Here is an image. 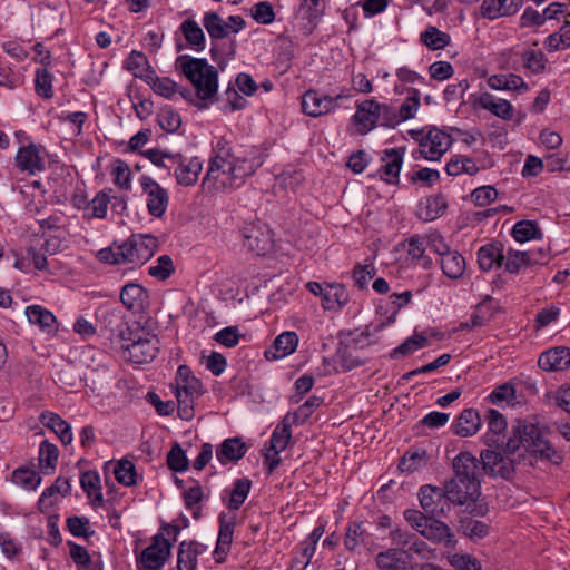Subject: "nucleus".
<instances>
[{"instance_id": "1", "label": "nucleus", "mask_w": 570, "mask_h": 570, "mask_svg": "<svg viewBox=\"0 0 570 570\" xmlns=\"http://www.w3.org/2000/svg\"><path fill=\"white\" fill-rule=\"evenodd\" d=\"M263 163V157L255 147L236 150L234 154L225 142L219 141L216 155L209 161L203 185L213 184L216 190L239 188Z\"/></svg>"}, {"instance_id": "2", "label": "nucleus", "mask_w": 570, "mask_h": 570, "mask_svg": "<svg viewBox=\"0 0 570 570\" xmlns=\"http://www.w3.org/2000/svg\"><path fill=\"white\" fill-rule=\"evenodd\" d=\"M176 68L191 82L202 100L212 99L218 89V72L206 59L183 55L176 59Z\"/></svg>"}, {"instance_id": "3", "label": "nucleus", "mask_w": 570, "mask_h": 570, "mask_svg": "<svg viewBox=\"0 0 570 570\" xmlns=\"http://www.w3.org/2000/svg\"><path fill=\"white\" fill-rule=\"evenodd\" d=\"M514 438H510L505 443V450L514 453L520 445H523L529 452L546 459L553 464L562 462L563 455L557 451L552 444L544 439L540 429L534 424L518 423L513 428Z\"/></svg>"}, {"instance_id": "4", "label": "nucleus", "mask_w": 570, "mask_h": 570, "mask_svg": "<svg viewBox=\"0 0 570 570\" xmlns=\"http://www.w3.org/2000/svg\"><path fill=\"white\" fill-rule=\"evenodd\" d=\"M450 503L464 508V511L476 517L485 515L488 508L479 503L481 482H466L450 479L444 484Z\"/></svg>"}, {"instance_id": "5", "label": "nucleus", "mask_w": 570, "mask_h": 570, "mask_svg": "<svg viewBox=\"0 0 570 570\" xmlns=\"http://www.w3.org/2000/svg\"><path fill=\"white\" fill-rule=\"evenodd\" d=\"M121 350L126 353L128 360L136 364L151 362L158 353V338L153 336L144 337L138 331H128L126 338L120 340Z\"/></svg>"}, {"instance_id": "6", "label": "nucleus", "mask_w": 570, "mask_h": 570, "mask_svg": "<svg viewBox=\"0 0 570 570\" xmlns=\"http://www.w3.org/2000/svg\"><path fill=\"white\" fill-rule=\"evenodd\" d=\"M157 246V238L151 235H131L120 245V256L126 264L142 265L154 255Z\"/></svg>"}, {"instance_id": "7", "label": "nucleus", "mask_w": 570, "mask_h": 570, "mask_svg": "<svg viewBox=\"0 0 570 570\" xmlns=\"http://www.w3.org/2000/svg\"><path fill=\"white\" fill-rule=\"evenodd\" d=\"M171 543L161 533L153 537V542L137 559L139 570H161L170 556Z\"/></svg>"}, {"instance_id": "8", "label": "nucleus", "mask_w": 570, "mask_h": 570, "mask_svg": "<svg viewBox=\"0 0 570 570\" xmlns=\"http://www.w3.org/2000/svg\"><path fill=\"white\" fill-rule=\"evenodd\" d=\"M139 184L146 196V206L149 215L156 218L163 217L169 205L167 189L147 175H142L139 178Z\"/></svg>"}, {"instance_id": "9", "label": "nucleus", "mask_w": 570, "mask_h": 570, "mask_svg": "<svg viewBox=\"0 0 570 570\" xmlns=\"http://www.w3.org/2000/svg\"><path fill=\"white\" fill-rule=\"evenodd\" d=\"M419 500L421 508L431 517H442L450 512L451 503L448 500L445 488L425 484L420 488Z\"/></svg>"}, {"instance_id": "10", "label": "nucleus", "mask_w": 570, "mask_h": 570, "mask_svg": "<svg viewBox=\"0 0 570 570\" xmlns=\"http://www.w3.org/2000/svg\"><path fill=\"white\" fill-rule=\"evenodd\" d=\"M47 151L43 146L30 142L18 149L16 167L28 175H36L46 170Z\"/></svg>"}, {"instance_id": "11", "label": "nucleus", "mask_w": 570, "mask_h": 570, "mask_svg": "<svg viewBox=\"0 0 570 570\" xmlns=\"http://www.w3.org/2000/svg\"><path fill=\"white\" fill-rule=\"evenodd\" d=\"M244 246L256 255H265L273 248L271 230L259 224H246L242 229Z\"/></svg>"}, {"instance_id": "12", "label": "nucleus", "mask_w": 570, "mask_h": 570, "mask_svg": "<svg viewBox=\"0 0 570 570\" xmlns=\"http://www.w3.org/2000/svg\"><path fill=\"white\" fill-rule=\"evenodd\" d=\"M451 137L440 129H432L421 141L419 153L421 157L436 161L450 148Z\"/></svg>"}, {"instance_id": "13", "label": "nucleus", "mask_w": 570, "mask_h": 570, "mask_svg": "<svg viewBox=\"0 0 570 570\" xmlns=\"http://www.w3.org/2000/svg\"><path fill=\"white\" fill-rule=\"evenodd\" d=\"M481 463L484 472L492 476L508 479L514 472V462L511 458L494 450L481 452Z\"/></svg>"}, {"instance_id": "14", "label": "nucleus", "mask_w": 570, "mask_h": 570, "mask_svg": "<svg viewBox=\"0 0 570 570\" xmlns=\"http://www.w3.org/2000/svg\"><path fill=\"white\" fill-rule=\"evenodd\" d=\"M174 175L176 181L181 186H193L197 183L198 176L203 169V164L197 157L185 158L180 154H176Z\"/></svg>"}, {"instance_id": "15", "label": "nucleus", "mask_w": 570, "mask_h": 570, "mask_svg": "<svg viewBox=\"0 0 570 570\" xmlns=\"http://www.w3.org/2000/svg\"><path fill=\"white\" fill-rule=\"evenodd\" d=\"M219 530L216 547L214 550V558L217 563H223L227 553L230 550L233 542V534L235 529V517L227 518V514L222 512L218 517Z\"/></svg>"}, {"instance_id": "16", "label": "nucleus", "mask_w": 570, "mask_h": 570, "mask_svg": "<svg viewBox=\"0 0 570 570\" xmlns=\"http://www.w3.org/2000/svg\"><path fill=\"white\" fill-rule=\"evenodd\" d=\"M471 102L474 108L488 110L503 120H510L513 117L512 105L505 99H497L490 92L471 96Z\"/></svg>"}, {"instance_id": "17", "label": "nucleus", "mask_w": 570, "mask_h": 570, "mask_svg": "<svg viewBox=\"0 0 570 570\" xmlns=\"http://www.w3.org/2000/svg\"><path fill=\"white\" fill-rule=\"evenodd\" d=\"M480 461L470 452L459 453L452 462L454 476L466 482H480Z\"/></svg>"}, {"instance_id": "18", "label": "nucleus", "mask_w": 570, "mask_h": 570, "mask_svg": "<svg viewBox=\"0 0 570 570\" xmlns=\"http://www.w3.org/2000/svg\"><path fill=\"white\" fill-rule=\"evenodd\" d=\"M541 264V258L537 257L535 252H523L508 248L503 256V267L510 274H518L528 267Z\"/></svg>"}, {"instance_id": "19", "label": "nucleus", "mask_w": 570, "mask_h": 570, "mask_svg": "<svg viewBox=\"0 0 570 570\" xmlns=\"http://www.w3.org/2000/svg\"><path fill=\"white\" fill-rule=\"evenodd\" d=\"M538 364L548 372L570 370V347L557 346L540 354Z\"/></svg>"}, {"instance_id": "20", "label": "nucleus", "mask_w": 570, "mask_h": 570, "mask_svg": "<svg viewBox=\"0 0 570 570\" xmlns=\"http://www.w3.org/2000/svg\"><path fill=\"white\" fill-rule=\"evenodd\" d=\"M334 109L332 96L322 95L317 90H307L302 97V110L311 117H320Z\"/></svg>"}, {"instance_id": "21", "label": "nucleus", "mask_w": 570, "mask_h": 570, "mask_svg": "<svg viewBox=\"0 0 570 570\" xmlns=\"http://www.w3.org/2000/svg\"><path fill=\"white\" fill-rule=\"evenodd\" d=\"M353 120L360 134H367L379 125V102L371 99L358 104Z\"/></svg>"}, {"instance_id": "22", "label": "nucleus", "mask_w": 570, "mask_h": 570, "mask_svg": "<svg viewBox=\"0 0 570 570\" xmlns=\"http://www.w3.org/2000/svg\"><path fill=\"white\" fill-rule=\"evenodd\" d=\"M121 303L134 313H141L149 306V294L140 285L129 283L120 292Z\"/></svg>"}, {"instance_id": "23", "label": "nucleus", "mask_w": 570, "mask_h": 570, "mask_svg": "<svg viewBox=\"0 0 570 570\" xmlns=\"http://www.w3.org/2000/svg\"><path fill=\"white\" fill-rule=\"evenodd\" d=\"M247 450L248 446L240 438H229L217 446L216 458L223 465L236 463L245 456Z\"/></svg>"}, {"instance_id": "24", "label": "nucleus", "mask_w": 570, "mask_h": 570, "mask_svg": "<svg viewBox=\"0 0 570 570\" xmlns=\"http://www.w3.org/2000/svg\"><path fill=\"white\" fill-rule=\"evenodd\" d=\"M381 160V177L389 184H396L403 164V151L397 148L386 149Z\"/></svg>"}, {"instance_id": "25", "label": "nucleus", "mask_w": 570, "mask_h": 570, "mask_svg": "<svg viewBox=\"0 0 570 570\" xmlns=\"http://www.w3.org/2000/svg\"><path fill=\"white\" fill-rule=\"evenodd\" d=\"M407 558L406 550L390 548L376 554L375 563L379 570H409Z\"/></svg>"}, {"instance_id": "26", "label": "nucleus", "mask_w": 570, "mask_h": 570, "mask_svg": "<svg viewBox=\"0 0 570 570\" xmlns=\"http://www.w3.org/2000/svg\"><path fill=\"white\" fill-rule=\"evenodd\" d=\"M478 264L482 271L489 272L494 267L503 266V245L500 242H492L481 246L476 253Z\"/></svg>"}, {"instance_id": "27", "label": "nucleus", "mask_w": 570, "mask_h": 570, "mask_svg": "<svg viewBox=\"0 0 570 570\" xmlns=\"http://www.w3.org/2000/svg\"><path fill=\"white\" fill-rule=\"evenodd\" d=\"M206 551V547L197 541H183L177 553L178 570H196L197 558Z\"/></svg>"}, {"instance_id": "28", "label": "nucleus", "mask_w": 570, "mask_h": 570, "mask_svg": "<svg viewBox=\"0 0 570 570\" xmlns=\"http://www.w3.org/2000/svg\"><path fill=\"white\" fill-rule=\"evenodd\" d=\"M481 426V417L474 409H465L452 424L453 433L466 438L474 435Z\"/></svg>"}, {"instance_id": "29", "label": "nucleus", "mask_w": 570, "mask_h": 570, "mask_svg": "<svg viewBox=\"0 0 570 570\" xmlns=\"http://www.w3.org/2000/svg\"><path fill=\"white\" fill-rule=\"evenodd\" d=\"M421 535L435 543H444L448 547L455 546L454 534L451 528L446 523L435 519V517H432L425 529H422Z\"/></svg>"}, {"instance_id": "30", "label": "nucleus", "mask_w": 570, "mask_h": 570, "mask_svg": "<svg viewBox=\"0 0 570 570\" xmlns=\"http://www.w3.org/2000/svg\"><path fill=\"white\" fill-rule=\"evenodd\" d=\"M40 422L48 429H50L61 441L63 445H68L72 442L73 436L71 426L57 413L45 411L40 415Z\"/></svg>"}, {"instance_id": "31", "label": "nucleus", "mask_w": 570, "mask_h": 570, "mask_svg": "<svg viewBox=\"0 0 570 570\" xmlns=\"http://www.w3.org/2000/svg\"><path fill=\"white\" fill-rule=\"evenodd\" d=\"M522 0H483L482 16L488 19L514 14L521 7Z\"/></svg>"}, {"instance_id": "32", "label": "nucleus", "mask_w": 570, "mask_h": 570, "mask_svg": "<svg viewBox=\"0 0 570 570\" xmlns=\"http://www.w3.org/2000/svg\"><path fill=\"white\" fill-rule=\"evenodd\" d=\"M98 318L104 323L111 336H117L120 340L126 338V334L130 331L127 323L124 322L121 312L117 308H100Z\"/></svg>"}, {"instance_id": "33", "label": "nucleus", "mask_w": 570, "mask_h": 570, "mask_svg": "<svg viewBox=\"0 0 570 570\" xmlns=\"http://www.w3.org/2000/svg\"><path fill=\"white\" fill-rule=\"evenodd\" d=\"M298 344V336L295 332L279 334L273 345L265 352L267 358L279 360L292 354Z\"/></svg>"}, {"instance_id": "34", "label": "nucleus", "mask_w": 570, "mask_h": 570, "mask_svg": "<svg viewBox=\"0 0 570 570\" xmlns=\"http://www.w3.org/2000/svg\"><path fill=\"white\" fill-rule=\"evenodd\" d=\"M446 208V198L442 194H438L420 203L417 215L422 220L431 222L442 216Z\"/></svg>"}, {"instance_id": "35", "label": "nucleus", "mask_w": 570, "mask_h": 570, "mask_svg": "<svg viewBox=\"0 0 570 570\" xmlns=\"http://www.w3.org/2000/svg\"><path fill=\"white\" fill-rule=\"evenodd\" d=\"M179 391H186L189 394L202 395L204 393L203 383L193 375L187 365H180L177 370L175 384L171 385Z\"/></svg>"}, {"instance_id": "36", "label": "nucleus", "mask_w": 570, "mask_h": 570, "mask_svg": "<svg viewBox=\"0 0 570 570\" xmlns=\"http://www.w3.org/2000/svg\"><path fill=\"white\" fill-rule=\"evenodd\" d=\"M26 316L31 324L38 325L43 332L56 331V316L40 305H30L26 308Z\"/></svg>"}, {"instance_id": "37", "label": "nucleus", "mask_w": 570, "mask_h": 570, "mask_svg": "<svg viewBox=\"0 0 570 570\" xmlns=\"http://www.w3.org/2000/svg\"><path fill=\"white\" fill-rule=\"evenodd\" d=\"M125 68L130 71L134 77L140 78L144 81L146 79L151 80V73L154 69L150 67L148 59L141 51L132 50L125 61Z\"/></svg>"}, {"instance_id": "38", "label": "nucleus", "mask_w": 570, "mask_h": 570, "mask_svg": "<svg viewBox=\"0 0 570 570\" xmlns=\"http://www.w3.org/2000/svg\"><path fill=\"white\" fill-rule=\"evenodd\" d=\"M458 531L472 541L484 539L490 533V525L471 517H463L459 520Z\"/></svg>"}, {"instance_id": "39", "label": "nucleus", "mask_w": 570, "mask_h": 570, "mask_svg": "<svg viewBox=\"0 0 570 570\" xmlns=\"http://www.w3.org/2000/svg\"><path fill=\"white\" fill-rule=\"evenodd\" d=\"M426 247V238L419 235L412 236L407 242V255L411 261L425 269L432 265V259L425 255Z\"/></svg>"}, {"instance_id": "40", "label": "nucleus", "mask_w": 570, "mask_h": 570, "mask_svg": "<svg viewBox=\"0 0 570 570\" xmlns=\"http://www.w3.org/2000/svg\"><path fill=\"white\" fill-rule=\"evenodd\" d=\"M293 424L289 414L277 424L269 440V450H273V452H282L286 449L292 438L291 428Z\"/></svg>"}, {"instance_id": "41", "label": "nucleus", "mask_w": 570, "mask_h": 570, "mask_svg": "<svg viewBox=\"0 0 570 570\" xmlns=\"http://www.w3.org/2000/svg\"><path fill=\"white\" fill-rule=\"evenodd\" d=\"M180 31L185 40L196 51L205 48V33L200 26L193 19H187L180 24Z\"/></svg>"}, {"instance_id": "42", "label": "nucleus", "mask_w": 570, "mask_h": 570, "mask_svg": "<svg viewBox=\"0 0 570 570\" xmlns=\"http://www.w3.org/2000/svg\"><path fill=\"white\" fill-rule=\"evenodd\" d=\"M80 485L95 505L102 504L104 497L101 493L100 476L97 472H83L80 476Z\"/></svg>"}, {"instance_id": "43", "label": "nucleus", "mask_w": 570, "mask_h": 570, "mask_svg": "<svg viewBox=\"0 0 570 570\" xmlns=\"http://www.w3.org/2000/svg\"><path fill=\"white\" fill-rule=\"evenodd\" d=\"M441 268L445 276L458 279L465 271V259L460 253L452 250L441 258Z\"/></svg>"}, {"instance_id": "44", "label": "nucleus", "mask_w": 570, "mask_h": 570, "mask_svg": "<svg viewBox=\"0 0 570 570\" xmlns=\"http://www.w3.org/2000/svg\"><path fill=\"white\" fill-rule=\"evenodd\" d=\"M511 235L519 243H524L531 239H541L543 236L538 223L534 220L517 222L512 228Z\"/></svg>"}, {"instance_id": "45", "label": "nucleus", "mask_w": 570, "mask_h": 570, "mask_svg": "<svg viewBox=\"0 0 570 570\" xmlns=\"http://www.w3.org/2000/svg\"><path fill=\"white\" fill-rule=\"evenodd\" d=\"M420 40L423 45H425L430 50H441L444 49L451 42V37L449 33L439 30L434 26H429L421 35Z\"/></svg>"}, {"instance_id": "46", "label": "nucleus", "mask_w": 570, "mask_h": 570, "mask_svg": "<svg viewBox=\"0 0 570 570\" xmlns=\"http://www.w3.org/2000/svg\"><path fill=\"white\" fill-rule=\"evenodd\" d=\"M348 301V293L341 284L327 286L322 299V306L325 309H336L343 307Z\"/></svg>"}, {"instance_id": "47", "label": "nucleus", "mask_w": 570, "mask_h": 570, "mask_svg": "<svg viewBox=\"0 0 570 570\" xmlns=\"http://www.w3.org/2000/svg\"><path fill=\"white\" fill-rule=\"evenodd\" d=\"M59 458V450L49 441L45 440L40 443L39 446V463L43 473L50 474L57 465Z\"/></svg>"}, {"instance_id": "48", "label": "nucleus", "mask_w": 570, "mask_h": 570, "mask_svg": "<svg viewBox=\"0 0 570 570\" xmlns=\"http://www.w3.org/2000/svg\"><path fill=\"white\" fill-rule=\"evenodd\" d=\"M252 488V481L247 478L236 479L233 483L227 508L229 510H238L245 502Z\"/></svg>"}, {"instance_id": "49", "label": "nucleus", "mask_w": 570, "mask_h": 570, "mask_svg": "<svg viewBox=\"0 0 570 570\" xmlns=\"http://www.w3.org/2000/svg\"><path fill=\"white\" fill-rule=\"evenodd\" d=\"M114 184L124 190L131 189V171L129 165L117 158L111 163V171Z\"/></svg>"}, {"instance_id": "50", "label": "nucleus", "mask_w": 570, "mask_h": 570, "mask_svg": "<svg viewBox=\"0 0 570 570\" xmlns=\"http://www.w3.org/2000/svg\"><path fill=\"white\" fill-rule=\"evenodd\" d=\"M203 24L212 39H223L229 35L227 24L216 12H206Z\"/></svg>"}, {"instance_id": "51", "label": "nucleus", "mask_w": 570, "mask_h": 570, "mask_svg": "<svg viewBox=\"0 0 570 570\" xmlns=\"http://www.w3.org/2000/svg\"><path fill=\"white\" fill-rule=\"evenodd\" d=\"M523 67L532 75H540L544 72L547 58L542 51L539 50H525L521 55Z\"/></svg>"}, {"instance_id": "52", "label": "nucleus", "mask_w": 570, "mask_h": 570, "mask_svg": "<svg viewBox=\"0 0 570 570\" xmlns=\"http://www.w3.org/2000/svg\"><path fill=\"white\" fill-rule=\"evenodd\" d=\"M116 480L126 487H131L137 482V472L132 462L129 460L119 461L114 470Z\"/></svg>"}, {"instance_id": "53", "label": "nucleus", "mask_w": 570, "mask_h": 570, "mask_svg": "<svg viewBox=\"0 0 570 570\" xmlns=\"http://www.w3.org/2000/svg\"><path fill=\"white\" fill-rule=\"evenodd\" d=\"M174 393L177 400L178 415L183 420H190L194 416V403L198 394H189L186 391H179L174 389Z\"/></svg>"}, {"instance_id": "54", "label": "nucleus", "mask_w": 570, "mask_h": 570, "mask_svg": "<svg viewBox=\"0 0 570 570\" xmlns=\"http://www.w3.org/2000/svg\"><path fill=\"white\" fill-rule=\"evenodd\" d=\"M150 76L151 80L146 79L145 82L151 87L155 94L165 98H171L176 94L177 83L175 81L167 77L160 78L155 71Z\"/></svg>"}, {"instance_id": "55", "label": "nucleus", "mask_w": 570, "mask_h": 570, "mask_svg": "<svg viewBox=\"0 0 570 570\" xmlns=\"http://www.w3.org/2000/svg\"><path fill=\"white\" fill-rule=\"evenodd\" d=\"M425 464V452L420 451H407L401 458L399 462V469L402 472L412 473L414 471L420 470Z\"/></svg>"}, {"instance_id": "56", "label": "nucleus", "mask_w": 570, "mask_h": 570, "mask_svg": "<svg viewBox=\"0 0 570 570\" xmlns=\"http://www.w3.org/2000/svg\"><path fill=\"white\" fill-rule=\"evenodd\" d=\"M167 465L175 472H184L189 466L188 458L183 448L175 443L167 454Z\"/></svg>"}, {"instance_id": "57", "label": "nucleus", "mask_w": 570, "mask_h": 570, "mask_svg": "<svg viewBox=\"0 0 570 570\" xmlns=\"http://www.w3.org/2000/svg\"><path fill=\"white\" fill-rule=\"evenodd\" d=\"M12 481L28 490H35L40 484L41 476L35 470L20 468L12 473Z\"/></svg>"}, {"instance_id": "58", "label": "nucleus", "mask_w": 570, "mask_h": 570, "mask_svg": "<svg viewBox=\"0 0 570 570\" xmlns=\"http://www.w3.org/2000/svg\"><path fill=\"white\" fill-rule=\"evenodd\" d=\"M365 534L363 522L355 521L350 523L344 537L345 548L350 551H354L361 542H364Z\"/></svg>"}, {"instance_id": "59", "label": "nucleus", "mask_w": 570, "mask_h": 570, "mask_svg": "<svg viewBox=\"0 0 570 570\" xmlns=\"http://www.w3.org/2000/svg\"><path fill=\"white\" fill-rule=\"evenodd\" d=\"M52 75L48 71L47 67L37 69L36 71V92L43 98H51L52 92Z\"/></svg>"}, {"instance_id": "60", "label": "nucleus", "mask_w": 570, "mask_h": 570, "mask_svg": "<svg viewBox=\"0 0 570 570\" xmlns=\"http://www.w3.org/2000/svg\"><path fill=\"white\" fill-rule=\"evenodd\" d=\"M142 155L148 158L154 165L160 168H166L171 170L175 166L176 154L164 153L160 149H148L142 153Z\"/></svg>"}, {"instance_id": "61", "label": "nucleus", "mask_w": 570, "mask_h": 570, "mask_svg": "<svg viewBox=\"0 0 570 570\" xmlns=\"http://www.w3.org/2000/svg\"><path fill=\"white\" fill-rule=\"evenodd\" d=\"M173 259L168 255L158 257L156 265L148 268V274L159 281L167 279L174 273Z\"/></svg>"}, {"instance_id": "62", "label": "nucleus", "mask_w": 570, "mask_h": 570, "mask_svg": "<svg viewBox=\"0 0 570 570\" xmlns=\"http://www.w3.org/2000/svg\"><path fill=\"white\" fill-rule=\"evenodd\" d=\"M322 403V400L317 396L309 397L304 404H302L293 414L291 415V421L296 424H303L305 421L312 415V413L317 409Z\"/></svg>"}, {"instance_id": "63", "label": "nucleus", "mask_w": 570, "mask_h": 570, "mask_svg": "<svg viewBox=\"0 0 570 570\" xmlns=\"http://www.w3.org/2000/svg\"><path fill=\"white\" fill-rule=\"evenodd\" d=\"M449 563L456 570H481V562L471 554L454 553L449 556Z\"/></svg>"}, {"instance_id": "64", "label": "nucleus", "mask_w": 570, "mask_h": 570, "mask_svg": "<svg viewBox=\"0 0 570 570\" xmlns=\"http://www.w3.org/2000/svg\"><path fill=\"white\" fill-rule=\"evenodd\" d=\"M111 197L107 190H100L94 197V199L89 204V208L91 209V217L95 218H105L107 215L108 204L110 203Z\"/></svg>"}]
</instances>
